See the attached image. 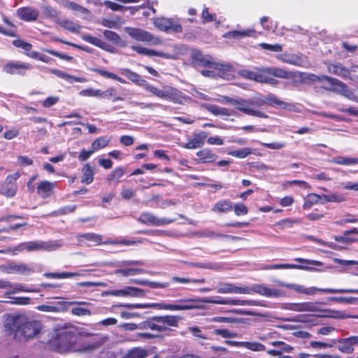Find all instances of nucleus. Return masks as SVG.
<instances>
[{"label": "nucleus", "instance_id": "obj_1", "mask_svg": "<svg viewBox=\"0 0 358 358\" xmlns=\"http://www.w3.org/2000/svg\"><path fill=\"white\" fill-rule=\"evenodd\" d=\"M101 344V341H87L81 335H76L70 331H64L59 335L57 346L60 352L88 353L99 348Z\"/></svg>", "mask_w": 358, "mask_h": 358}, {"label": "nucleus", "instance_id": "obj_2", "mask_svg": "<svg viewBox=\"0 0 358 358\" xmlns=\"http://www.w3.org/2000/svg\"><path fill=\"white\" fill-rule=\"evenodd\" d=\"M217 291L220 294L235 293L248 294L255 292L267 297H281L285 296L284 292L280 289L268 288L262 285H255L252 288H250L248 287H238L231 283H220Z\"/></svg>", "mask_w": 358, "mask_h": 358}, {"label": "nucleus", "instance_id": "obj_3", "mask_svg": "<svg viewBox=\"0 0 358 358\" xmlns=\"http://www.w3.org/2000/svg\"><path fill=\"white\" fill-rule=\"evenodd\" d=\"M41 329L42 324L39 321L29 320L24 316H19L13 320L14 336L20 341L34 338Z\"/></svg>", "mask_w": 358, "mask_h": 358}, {"label": "nucleus", "instance_id": "obj_4", "mask_svg": "<svg viewBox=\"0 0 358 358\" xmlns=\"http://www.w3.org/2000/svg\"><path fill=\"white\" fill-rule=\"evenodd\" d=\"M308 79L313 82H322L323 80H326L329 86H323L324 89L343 96L350 101L358 103V96L356 95L345 83L335 78L324 75L316 76L310 74L308 76Z\"/></svg>", "mask_w": 358, "mask_h": 358}, {"label": "nucleus", "instance_id": "obj_5", "mask_svg": "<svg viewBox=\"0 0 358 358\" xmlns=\"http://www.w3.org/2000/svg\"><path fill=\"white\" fill-rule=\"evenodd\" d=\"M143 89L160 99L172 101L174 103L182 104L187 99V96L181 91L169 85L159 89L146 82Z\"/></svg>", "mask_w": 358, "mask_h": 358}, {"label": "nucleus", "instance_id": "obj_6", "mask_svg": "<svg viewBox=\"0 0 358 358\" xmlns=\"http://www.w3.org/2000/svg\"><path fill=\"white\" fill-rule=\"evenodd\" d=\"M262 101L257 97L250 99H243L241 97H235L234 107L243 114L250 116L257 117L260 118H268V116L261 110L257 108Z\"/></svg>", "mask_w": 358, "mask_h": 358}, {"label": "nucleus", "instance_id": "obj_7", "mask_svg": "<svg viewBox=\"0 0 358 358\" xmlns=\"http://www.w3.org/2000/svg\"><path fill=\"white\" fill-rule=\"evenodd\" d=\"M62 245L60 241H29L22 243L15 247V250L18 252H22L27 250L29 252L31 251H54Z\"/></svg>", "mask_w": 358, "mask_h": 358}, {"label": "nucleus", "instance_id": "obj_8", "mask_svg": "<svg viewBox=\"0 0 358 358\" xmlns=\"http://www.w3.org/2000/svg\"><path fill=\"white\" fill-rule=\"evenodd\" d=\"M180 320L177 315L154 317L149 324L150 329L158 333L166 332L170 330V327H177Z\"/></svg>", "mask_w": 358, "mask_h": 358}, {"label": "nucleus", "instance_id": "obj_9", "mask_svg": "<svg viewBox=\"0 0 358 358\" xmlns=\"http://www.w3.org/2000/svg\"><path fill=\"white\" fill-rule=\"evenodd\" d=\"M283 286L294 289L298 293L304 294L307 295H314L317 291L329 293V294H338V293H354L358 294V289H331V288H317L315 287H306L301 285L296 284H282Z\"/></svg>", "mask_w": 358, "mask_h": 358}, {"label": "nucleus", "instance_id": "obj_10", "mask_svg": "<svg viewBox=\"0 0 358 358\" xmlns=\"http://www.w3.org/2000/svg\"><path fill=\"white\" fill-rule=\"evenodd\" d=\"M124 31L131 38L138 41L145 42L150 45H160L162 43L158 36L140 28L127 27H124Z\"/></svg>", "mask_w": 358, "mask_h": 358}, {"label": "nucleus", "instance_id": "obj_11", "mask_svg": "<svg viewBox=\"0 0 358 358\" xmlns=\"http://www.w3.org/2000/svg\"><path fill=\"white\" fill-rule=\"evenodd\" d=\"M144 262L138 260H124L117 263V266L120 268L115 271V273L117 275H121L124 277L133 276L136 275H141L144 273H148L149 272L145 269L141 268L131 267V266L135 265H143Z\"/></svg>", "mask_w": 358, "mask_h": 358}, {"label": "nucleus", "instance_id": "obj_12", "mask_svg": "<svg viewBox=\"0 0 358 358\" xmlns=\"http://www.w3.org/2000/svg\"><path fill=\"white\" fill-rule=\"evenodd\" d=\"M131 48L136 51L137 53L143 55L150 57L157 56L167 59H176L178 58V55L180 53L181 47L177 45L173 46L174 52L173 53H166L162 51H156L150 50L141 45H132Z\"/></svg>", "mask_w": 358, "mask_h": 358}, {"label": "nucleus", "instance_id": "obj_13", "mask_svg": "<svg viewBox=\"0 0 358 358\" xmlns=\"http://www.w3.org/2000/svg\"><path fill=\"white\" fill-rule=\"evenodd\" d=\"M0 271L7 274H21L28 275L34 272V269L23 263L10 262L0 265Z\"/></svg>", "mask_w": 358, "mask_h": 358}, {"label": "nucleus", "instance_id": "obj_14", "mask_svg": "<svg viewBox=\"0 0 358 358\" xmlns=\"http://www.w3.org/2000/svg\"><path fill=\"white\" fill-rule=\"evenodd\" d=\"M154 25L159 30L165 32L180 33L182 26L170 18L157 17L153 20Z\"/></svg>", "mask_w": 358, "mask_h": 358}, {"label": "nucleus", "instance_id": "obj_15", "mask_svg": "<svg viewBox=\"0 0 358 358\" xmlns=\"http://www.w3.org/2000/svg\"><path fill=\"white\" fill-rule=\"evenodd\" d=\"M176 303H152V308H157L161 310H187L192 309H202L203 307L200 304L186 303L177 302Z\"/></svg>", "mask_w": 358, "mask_h": 358}, {"label": "nucleus", "instance_id": "obj_16", "mask_svg": "<svg viewBox=\"0 0 358 358\" xmlns=\"http://www.w3.org/2000/svg\"><path fill=\"white\" fill-rule=\"evenodd\" d=\"M322 303L319 302H303L298 303H289L286 308L287 310L295 312H311L317 313L322 310Z\"/></svg>", "mask_w": 358, "mask_h": 358}, {"label": "nucleus", "instance_id": "obj_17", "mask_svg": "<svg viewBox=\"0 0 358 358\" xmlns=\"http://www.w3.org/2000/svg\"><path fill=\"white\" fill-rule=\"evenodd\" d=\"M144 294H145L143 289L134 287H127L124 289L118 290L105 291L102 293L103 296H143Z\"/></svg>", "mask_w": 358, "mask_h": 358}, {"label": "nucleus", "instance_id": "obj_18", "mask_svg": "<svg viewBox=\"0 0 358 358\" xmlns=\"http://www.w3.org/2000/svg\"><path fill=\"white\" fill-rule=\"evenodd\" d=\"M138 221L147 225L162 226L170 224L173 222V220L166 218H158L152 213L145 212L140 215L138 218Z\"/></svg>", "mask_w": 358, "mask_h": 358}, {"label": "nucleus", "instance_id": "obj_19", "mask_svg": "<svg viewBox=\"0 0 358 358\" xmlns=\"http://www.w3.org/2000/svg\"><path fill=\"white\" fill-rule=\"evenodd\" d=\"M77 240L80 245L87 247L100 245L102 243L101 236L93 233L79 234Z\"/></svg>", "mask_w": 358, "mask_h": 358}, {"label": "nucleus", "instance_id": "obj_20", "mask_svg": "<svg viewBox=\"0 0 358 358\" xmlns=\"http://www.w3.org/2000/svg\"><path fill=\"white\" fill-rule=\"evenodd\" d=\"M212 68L217 71V76L226 80H230L234 72V67L229 63H214Z\"/></svg>", "mask_w": 358, "mask_h": 358}, {"label": "nucleus", "instance_id": "obj_21", "mask_svg": "<svg viewBox=\"0 0 358 358\" xmlns=\"http://www.w3.org/2000/svg\"><path fill=\"white\" fill-rule=\"evenodd\" d=\"M16 14L20 20L31 22L37 20L39 12L37 9L31 7H22L17 10Z\"/></svg>", "mask_w": 358, "mask_h": 358}, {"label": "nucleus", "instance_id": "obj_22", "mask_svg": "<svg viewBox=\"0 0 358 358\" xmlns=\"http://www.w3.org/2000/svg\"><path fill=\"white\" fill-rule=\"evenodd\" d=\"M257 99H260L262 101V102L258 105L259 108L264 104H268L269 106L276 105L283 109H289L292 106V104L280 100L276 95L272 93L268 94L264 99L260 96H257Z\"/></svg>", "mask_w": 358, "mask_h": 358}, {"label": "nucleus", "instance_id": "obj_23", "mask_svg": "<svg viewBox=\"0 0 358 358\" xmlns=\"http://www.w3.org/2000/svg\"><path fill=\"white\" fill-rule=\"evenodd\" d=\"M30 69V65L26 63L9 62L3 67V71L9 74L24 75V71Z\"/></svg>", "mask_w": 358, "mask_h": 358}, {"label": "nucleus", "instance_id": "obj_24", "mask_svg": "<svg viewBox=\"0 0 358 358\" xmlns=\"http://www.w3.org/2000/svg\"><path fill=\"white\" fill-rule=\"evenodd\" d=\"M177 302L193 303V304H199V303H205L226 305V299H221L220 297H217V299H213L210 297H203V298H196V299L184 298V299H178Z\"/></svg>", "mask_w": 358, "mask_h": 358}, {"label": "nucleus", "instance_id": "obj_25", "mask_svg": "<svg viewBox=\"0 0 358 358\" xmlns=\"http://www.w3.org/2000/svg\"><path fill=\"white\" fill-rule=\"evenodd\" d=\"M202 108L208 110L211 114L215 116H231L234 114L232 110L227 108L220 107L214 104L203 103L201 105Z\"/></svg>", "mask_w": 358, "mask_h": 358}, {"label": "nucleus", "instance_id": "obj_26", "mask_svg": "<svg viewBox=\"0 0 358 358\" xmlns=\"http://www.w3.org/2000/svg\"><path fill=\"white\" fill-rule=\"evenodd\" d=\"M327 69L330 73L335 74L343 78H350V70L341 64H329L327 66Z\"/></svg>", "mask_w": 358, "mask_h": 358}, {"label": "nucleus", "instance_id": "obj_27", "mask_svg": "<svg viewBox=\"0 0 358 358\" xmlns=\"http://www.w3.org/2000/svg\"><path fill=\"white\" fill-rule=\"evenodd\" d=\"M206 137L207 134L205 131L195 134H194V138L186 143L184 145V148L187 149H196L200 148L203 145L204 140Z\"/></svg>", "mask_w": 358, "mask_h": 358}, {"label": "nucleus", "instance_id": "obj_28", "mask_svg": "<svg viewBox=\"0 0 358 358\" xmlns=\"http://www.w3.org/2000/svg\"><path fill=\"white\" fill-rule=\"evenodd\" d=\"M55 184L47 180L41 181L37 186V194L43 199L48 198L51 194Z\"/></svg>", "mask_w": 358, "mask_h": 358}, {"label": "nucleus", "instance_id": "obj_29", "mask_svg": "<svg viewBox=\"0 0 358 358\" xmlns=\"http://www.w3.org/2000/svg\"><path fill=\"white\" fill-rule=\"evenodd\" d=\"M277 58L282 62L300 66L303 64V59L301 56L294 54L283 53L278 55Z\"/></svg>", "mask_w": 358, "mask_h": 358}, {"label": "nucleus", "instance_id": "obj_30", "mask_svg": "<svg viewBox=\"0 0 358 358\" xmlns=\"http://www.w3.org/2000/svg\"><path fill=\"white\" fill-rule=\"evenodd\" d=\"M264 269H288V268H294V269H301L306 271H315V268H313L310 266L299 265V264H271L266 265L264 267Z\"/></svg>", "mask_w": 358, "mask_h": 358}, {"label": "nucleus", "instance_id": "obj_31", "mask_svg": "<svg viewBox=\"0 0 358 358\" xmlns=\"http://www.w3.org/2000/svg\"><path fill=\"white\" fill-rule=\"evenodd\" d=\"M319 313L322 314L320 316L331 317L334 319H347L352 318V315H348V313L341 311V310H334L331 309H322Z\"/></svg>", "mask_w": 358, "mask_h": 358}, {"label": "nucleus", "instance_id": "obj_32", "mask_svg": "<svg viewBox=\"0 0 358 358\" xmlns=\"http://www.w3.org/2000/svg\"><path fill=\"white\" fill-rule=\"evenodd\" d=\"M336 345L337 344V348L339 351L346 354H351L354 351L350 337L345 338H341L335 340Z\"/></svg>", "mask_w": 358, "mask_h": 358}, {"label": "nucleus", "instance_id": "obj_33", "mask_svg": "<svg viewBox=\"0 0 358 358\" xmlns=\"http://www.w3.org/2000/svg\"><path fill=\"white\" fill-rule=\"evenodd\" d=\"M122 74L125 76L128 79H129L131 82L141 85L143 87L145 84L146 83V80H144L139 74L131 71L128 69H123L121 70Z\"/></svg>", "mask_w": 358, "mask_h": 358}, {"label": "nucleus", "instance_id": "obj_34", "mask_svg": "<svg viewBox=\"0 0 358 358\" xmlns=\"http://www.w3.org/2000/svg\"><path fill=\"white\" fill-rule=\"evenodd\" d=\"M50 72L57 76V77L64 79L69 82V83H73L74 81L79 82V83H84L86 81L85 78L82 77H75L73 76H71L68 73H64V71H62L59 69H52Z\"/></svg>", "mask_w": 358, "mask_h": 358}, {"label": "nucleus", "instance_id": "obj_35", "mask_svg": "<svg viewBox=\"0 0 358 358\" xmlns=\"http://www.w3.org/2000/svg\"><path fill=\"white\" fill-rule=\"evenodd\" d=\"M82 183L89 185L93 182L94 171V169L90 165V164L87 163L83 166L82 169Z\"/></svg>", "mask_w": 358, "mask_h": 358}, {"label": "nucleus", "instance_id": "obj_36", "mask_svg": "<svg viewBox=\"0 0 358 358\" xmlns=\"http://www.w3.org/2000/svg\"><path fill=\"white\" fill-rule=\"evenodd\" d=\"M192 59L205 66L211 67L213 64L210 56H204L199 50L192 52Z\"/></svg>", "mask_w": 358, "mask_h": 358}, {"label": "nucleus", "instance_id": "obj_37", "mask_svg": "<svg viewBox=\"0 0 358 358\" xmlns=\"http://www.w3.org/2000/svg\"><path fill=\"white\" fill-rule=\"evenodd\" d=\"M196 155L203 163L213 162L217 158V156L209 149H203L199 151Z\"/></svg>", "mask_w": 358, "mask_h": 358}, {"label": "nucleus", "instance_id": "obj_38", "mask_svg": "<svg viewBox=\"0 0 358 358\" xmlns=\"http://www.w3.org/2000/svg\"><path fill=\"white\" fill-rule=\"evenodd\" d=\"M57 22L59 26H61L66 30L73 33L79 32L81 28V26L80 24L69 20H59Z\"/></svg>", "mask_w": 358, "mask_h": 358}, {"label": "nucleus", "instance_id": "obj_39", "mask_svg": "<svg viewBox=\"0 0 358 358\" xmlns=\"http://www.w3.org/2000/svg\"><path fill=\"white\" fill-rule=\"evenodd\" d=\"M331 162L336 164L350 166L358 164V157L353 158L339 155L334 157Z\"/></svg>", "mask_w": 358, "mask_h": 358}, {"label": "nucleus", "instance_id": "obj_40", "mask_svg": "<svg viewBox=\"0 0 358 358\" xmlns=\"http://www.w3.org/2000/svg\"><path fill=\"white\" fill-rule=\"evenodd\" d=\"M233 209L232 203L228 200L217 201L213 206L212 210L217 213H227Z\"/></svg>", "mask_w": 358, "mask_h": 358}, {"label": "nucleus", "instance_id": "obj_41", "mask_svg": "<svg viewBox=\"0 0 358 358\" xmlns=\"http://www.w3.org/2000/svg\"><path fill=\"white\" fill-rule=\"evenodd\" d=\"M110 143V139L106 136H101L95 139L91 144V148L96 152L106 148Z\"/></svg>", "mask_w": 358, "mask_h": 358}, {"label": "nucleus", "instance_id": "obj_42", "mask_svg": "<svg viewBox=\"0 0 358 358\" xmlns=\"http://www.w3.org/2000/svg\"><path fill=\"white\" fill-rule=\"evenodd\" d=\"M266 71L270 75L280 78L287 79L291 76L290 72L282 68H267Z\"/></svg>", "mask_w": 358, "mask_h": 358}, {"label": "nucleus", "instance_id": "obj_43", "mask_svg": "<svg viewBox=\"0 0 358 358\" xmlns=\"http://www.w3.org/2000/svg\"><path fill=\"white\" fill-rule=\"evenodd\" d=\"M320 199H322V196L320 195L313 193L309 194L305 199L303 208L305 209H309L314 204L317 203Z\"/></svg>", "mask_w": 358, "mask_h": 358}, {"label": "nucleus", "instance_id": "obj_44", "mask_svg": "<svg viewBox=\"0 0 358 358\" xmlns=\"http://www.w3.org/2000/svg\"><path fill=\"white\" fill-rule=\"evenodd\" d=\"M80 273L76 272H62V273H45V276L47 278L61 279V278H69L76 276H79Z\"/></svg>", "mask_w": 358, "mask_h": 358}, {"label": "nucleus", "instance_id": "obj_45", "mask_svg": "<svg viewBox=\"0 0 358 358\" xmlns=\"http://www.w3.org/2000/svg\"><path fill=\"white\" fill-rule=\"evenodd\" d=\"M17 190V187L16 185H3L0 189V192L3 195L6 197L11 198L13 197Z\"/></svg>", "mask_w": 358, "mask_h": 358}, {"label": "nucleus", "instance_id": "obj_46", "mask_svg": "<svg viewBox=\"0 0 358 358\" xmlns=\"http://www.w3.org/2000/svg\"><path fill=\"white\" fill-rule=\"evenodd\" d=\"M242 347L254 352H261L266 349V347L258 342L243 341Z\"/></svg>", "mask_w": 358, "mask_h": 358}, {"label": "nucleus", "instance_id": "obj_47", "mask_svg": "<svg viewBox=\"0 0 358 358\" xmlns=\"http://www.w3.org/2000/svg\"><path fill=\"white\" fill-rule=\"evenodd\" d=\"M245 319L237 317H215L212 319L213 322L221 323H231V324H240L243 323Z\"/></svg>", "mask_w": 358, "mask_h": 358}, {"label": "nucleus", "instance_id": "obj_48", "mask_svg": "<svg viewBox=\"0 0 358 358\" xmlns=\"http://www.w3.org/2000/svg\"><path fill=\"white\" fill-rule=\"evenodd\" d=\"M94 71L105 78L117 80L121 83H124V84L126 83V81L124 79H122V78L119 77L118 76H117L116 74H115L113 73H110L109 71H107L101 69H96L94 70Z\"/></svg>", "mask_w": 358, "mask_h": 358}, {"label": "nucleus", "instance_id": "obj_49", "mask_svg": "<svg viewBox=\"0 0 358 358\" xmlns=\"http://www.w3.org/2000/svg\"><path fill=\"white\" fill-rule=\"evenodd\" d=\"M196 235L199 237H208V238H215V237H226V238H231L232 239H237L238 238L236 236H230L228 235H222L220 234H217L214 231H208V230H204L202 231H199L196 233Z\"/></svg>", "mask_w": 358, "mask_h": 358}, {"label": "nucleus", "instance_id": "obj_50", "mask_svg": "<svg viewBox=\"0 0 358 358\" xmlns=\"http://www.w3.org/2000/svg\"><path fill=\"white\" fill-rule=\"evenodd\" d=\"M146 352L141 348H134L129 350L122 358H145Z\"/></svg>", "mask_w": 358, "mask_h": 358}, {"label": "nucleus", "instance_id": "obj_51", "mask_svg": "<svg viewBox=\"0 0 358 358\" xmlns=\"http://www.w3.org/2000/svg\"><path fill=\"white\" fill-rule=\"evenodd\" d=\"M82 38L86 41L94 45H96L99 48H105L106 43L105 42L102 41L98 38L90 36L89 34H84L82 36Z\"/></svg>", "mask_w": 358, "mask_h": 358}, {"label": "nucleus", "instance_id": "obj_52", "mask_svg": "<svg viewBox=\"0 0 358 358\" xmlns=\"http://www.w3.org/2000/svg\"><path fill=\"white\" fill-rule=\"evenodd\" d=\"M329 300L331 301H336L341 303H347V304H357L358 303V298L356 297H345V296H338V297H330Z\"/></svg>", "mask_w": 358, "mask_h": 358}, {"label": "nucleus", "instance_id": "obj_53", "mask_svg": "<svg viewBox=\"0 0 358 358\" xmlns=\"http://www.w3.org/2000/svg\"><path fill=\"white\" fill-rule=\"evenodd\" d=\"M322 199H324L326 202H336V203H340L343 202L345 200V196L337 194H322L321 195Z\"/></svg>", "mask_w": 358, "mask_h": 358}, {"label": "nucleus", "instance_id": "obj_54", "mask_svg": "<svg viewBox=\"0 0 358 358\" xmlns=\"http://www.w3.org/2000/svg\"><path fill=\"white\" fill-rule=\"evenodd\" d=\"M251 153H252V150L250 148H245L238 150L230 151V152H229L228 154L233 157L243 159V158H245L247 156L250 155Z\"/></svg>", "mask_w": 358, "mask_h": 358}, {"label": "nucleus", "instance_id": "obj_55", "mask_svg": "<svg viewBox=\"0 0 358 358\" xmlns=\"http://www.w3.org/2000/svg\"><path fill=\"white\" fill-rule=\"evenodd\" d=\"M124 169L122 167H117L115 169L108 177V181L116 180L117 182L123 176L124 174Z\"/></svg>", "mask_w": 358, "mask_h": 358}, {"label": "nucleus", "instance_id": "obj_56", "mask_svg": "<svg viewBox=\"0 0 358 358\" xmlns=\"http://www.w3.org/2000/svg\"><path fill=\"white\" fill-rule=\"evenodd\" d=\"M215 334L220 336L224 338H236L238 334L234 331H231L227 329H216L214 331Z\"/></svg>", "mask_w": 358, "mask_h": 358}, {"label": "nucleus", "instance_id": "obj_57", "mask_svg": "<svg viewBox=\"0 0 358 358\" xmlns=\"http://www.w3.org/2000/svg\"><path fill=\"white\" fill-rule=\"evenodd\" d=\"M256 303L254 301L248 300H240V299H226V305H234V306H253Z\"/></svg>", "mask_w": 358, "mask_h": 358}, {"label": "nucleus", "instance_id": "obj_58", "mask_svg": "<svg viewBox=\"0 0 358 358\" xmlns=\"http://www.w3.org/2000/svg\"><path fill=\"white\" fill-rule=\"evenodd\" d=\"M13 44L17 48L23 49L26 52L27 55V53L31 52L30 51L32 48V45L29 43L25 42L21 39H17L13 41Z\"/></svg>", "mask_w": 358, "mask_h": 358}, {"label": "nucleus", "instance_id": "obj_59", "mask_svg": "<svg viewBox=\"0 0 358 358\" xmlns=\"http://www.w3.org/2000/svg\"><path fill=\"white\" fill-rule=\"evenodd\" d=\"M83 96H93L101 98V90L97 89L89 88L83 90L79 92Z\"/></svg>", "mask_w": 358, "mask_h": 358}, {"label": "nucleus", "instance_id": "obj_60", "mask_svg": "<svg viewBox=\"0 0 358 358\" xmlns=\"http://www.w3.org/2000/svg\"><path fill=\"white\" fill-rule=\"evenodd\" d=\"M172 281L180 282V283H183V284L189 283V282L203 283V282H205V279L204 278L191 279V278H180V277L175 276V277L172 278Z\"/></svg>", "mask_w": 358, "mask_h": 358}, {"label": "nucleus", "instance_id": "obj_61", "mask_svg": "<svg viewBox=\"0 0 358 358\" xmlns=\"http://www.w3.org/2000/svg\"><path fill=\"white\" fill-rule=\"evenodd\" d=\"M336 341L332 340L331 343H324L320 341H311L310 346L313 348H329L336 345Z\"/></svg>", "mask_w": 358, "mask_h": 358}, {"label": "nucleus", "instance_id": "obj_62", "mask_svg": "<svg viewBox=\"0 0 358 358\" xmlns=\"http://www.w3.org/2000/svg\"><path fill=\"white\" fill-rule=\"evenodd\" d=\"M259 46L264 50L275 52H281L282 50V45L278 43L271 45L265 43H262L259 44Z\"/></svg>", "mask_w": 358, "mask_h": 358}, {"label": "nucleus", "instance_id": "obj_63", "mask_svg": "<svg viewBox=\"0 0 358 358\" xmlns=\"http://www.w3.org/2000/svg\"><path fill=\"white\" fill-rule=\"evenodd\" d=\"M103 36L107 38L108 40L113 41L115 43H117L120 41L121 38L120 36L116 34L114 31H109V30H105L103 31Z\"/></svg>", "mask_w": 358, "mask_h": 358}, {"label": "nucleus", "instance_id": "obj_64", "mask_svg": "<svg viewBox=\"0 0 358 358\" xmlns=\"http://www.w3.org/2000/svg\"><path fill=\"white\" fill-rule=\"evenodd\" d=\"M267 68L262 69L259 73H257L256 81L259 83H267L269 76H271L267 71Z\"/></svg>", "mask_w": 358, "mask_h": 358}]
</instances>
